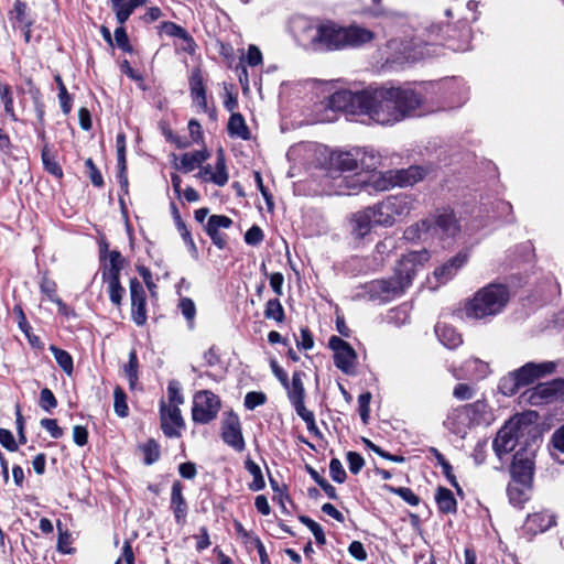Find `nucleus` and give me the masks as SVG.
<instances>
[{
	"mask_svg": "<svg viewBox=\"0 0 564 564\" xmlns=\"http://www.w3.org/2000/svg\"><path fill=\"white\" fill-rule=\"evenodd\" d=\"M362 115L380 124L399 122L410 117L422 104V97L410 88H368Z\"/></svg>",
	"mask_w": 564,
	"mask_h": 564,
	"instance_id": "1",
	"label": "nucleus"
},
{
	"mask_svg": "<svg viewBox=\"0 0 564 564\" xmlns=\"http://www.w3.org/2000/svg\"><path fill=\"white\" fill-rule=\"evenodd\" d=\"M430 259L426 250L404 254L394 269L393 276L368 282L364 289L370 300L388 302L408 289L417 270Z\"/></svg>",
	"mask_w": 564,
	"mask_h": 564,
	"instance_id": "2",
	"label": "nucleus"
},
{
	"mask_svg": "<svg viewBox=\"0 0 564 564\" xmlns=\"http://www.w3.org/2000/svg\"><path fill=\"white\" fill-rule=\"evenodd\" d=\"M304 34L307 44L315 51L357 47L375 39L373 32L368 29L358 25L343 28L332 22L310 25L305 28Z\"/></svg>",
	"mask_w": 564,
	"mask_h": 564,
	"instance_id": "3",
	"label": "nucleus"
},
{
	"mask_svg": "<svg viewBox=\"0 0 564 564\" xmlns=\"http://www.w3.org/2000/svg\"><path fill=\"white\" fill-rule=\"evenodd\" d=\"M510 293L506 285L491 283L478 290L464 307L469 319H486L502 312L509 302Z\"/></svg>",
	"mask_w": 564,
	"mask_h": 564,
	"instance_id": "4",
	"label": "nucleus"
},
{
	"mask_svg": "<svg viewBox=\"0 0 564 564\" xmlns=\"http://www.w3.org/2000/svg\"><path fill=\"white\" fill-rule=\"evenodd\" d=\"M460 231V226L451 209H438L426 219L421 220L405 230L409 239L422 238L423 235L445 240L454 238Z\"/></svg>",
	"mask_w": 564,
	"mask_h": 564,
	"instance_id": "5",
	"label": "nucleus"
},
{
	"mask_svg": "<svg viewBox=\"0 0 564 564\" xmlns=\"http://www.w3.org/2000/svg\"><path fill=\"white\" fill-rule=\"evenodd\" d=\"M554 368L555 365L553 362H528L521 368L502 377L499 381L498 389L503 395H514L521 388L533 383L545 373L553 372Z\"/></svg>",
	"mask_w": 564,
	"mask_h": 564,
	"instance_id": "6",
	"label": "nucleus"
},
{
	"mask_svg": "<svg viewBox=\"0 0 564 564\" xmlns=\"http://www.w3.org/2000/svg\"><path fill=\"white\" fill-rule=\"evenodd\" d=\"M424 171L420 166H410L401 170H390L371 176V184L377 191H388L394 186H412L423 180Z\"/></svg>",
	"mask_w": 564,
	"mask_h": 564,
	"instance_id": "7",
	"label": "nucleus"
},
{
	"mask_svg": "<svg viewBox=\"0 0 564 564\" xmlns=\"http://www.w3.org/2000/svg\"><path fill=\"white\" fill-rule=\"evenodd\" d=\"M522 432V417L514 416L505 423L498 431L494 442L492 448L499 458L511 453L517 444Z\"/></svg>",
	"mask_w": 564,
	"mask_h": 564,
	"instance_id": "8",
	"label": "nucleus"
},
{
	"mask_svg": "<svg viewBox=\"0 0 564 564\" xmlns=\"http://www.w3.org/2000/svg\"><path fill=\"white\" fill-rule=\"evenodd\" d=\"M220 410V400L212 391H199L194 397L192 417L199 424H207L216 419Z\"/></svg>",
	"mask_w": 564,
	"mask_h": 564,
	"instance_id": "9",
	"label": "nucleus"
},
{
	"mask_svg": "<svg viewBox=\"0 0 564 564\" xmlns=\"http://www.w3.org/2000/svg\"><path fill=\"white\" fill-rule=\"evenodd\" d=\"M366 89L358 93L339 90L327 100L326 107L335 111H344L351 115H362L366 104Z\"/></svg>",
	"mask_w": 564,
	"mask_h": 564,
	"instance_id": "10",
	"label": "nucleus"
},
{
	"mask_svg": "<svg viewBox=\"0 0 564 564\" xmlns=\"http://www.w3.org/2000/svg\"><path fill=\"white\" fill-rule=\"evenodd\" d=\"M328 346L334 351L335 366L347 375L352 373L357 359V354L354 348L337 336L329 338Z\"/></svg>",
	"mask_w": 564,
	"mask_h": 564,
	"instance_id": "11",
	"label": "nucleus"
},
{
	"mask_svg": "<svg viewBox=\"0 0 564 564\" xmlns=\"http://www.w3.org/2000/svg\"><path fill=\"white\" fill-rule=\"evenodd\" d=\"M564 382L554 380L551 382L539 383L524 393L527 401L532 405H542L552 402L560 392H562Z\"/></svg>",
	"mask_w": 564,
	"mask_h": 564,
	"instance_id": "12",
	"label": "nucleus"
},
{
	"mask_svg": "<svg viewBox=\"0 0 564 564\" xmlns=\"http://www.w3.org/2000/svg\"><path fill=\"white\" fill-rule=\"evenodd\" d=\"M161 427L167 437H177L180 430L185 426L178 405L161 402Z\"/></svg>",
	"mask_w": 564,
	"mask_h": 564,
	"instance_id": "13",
	"label": "nucleus"
},
{
	"mask_svg": "<svg viewBox=\"0 0 564 564\" xmlns=\"http://www.w3.org/2000/svg\"><path fill=\"white\" fill-rule=\"evenodd\" d=\"M131 317L138 326L147 322V294L141 282L133 278L130 280Z\"/></svg>",
	"mask_w": 564,
	"mask_h": 564,
	"instance_id": "14",
	"label": "nucleus"
},
{
	"mask_svg": "<svg viewBox=\"0 0 564 564\" xmlns=\"http://www.w3.org/2000/svg\"><path fill=\"white\" fill-rule=\"evenodd\" d=\"M444 426L460 438H464L474 429L465 405L452 409L446 415Z\"/></svg>",
	"mask_w": 564,
	"mask_h": 564,
	"instance_id": "15",
	"label": "nucleus"
},
{
	"mask_svg": "<svg viewBox=\"0 0 564 564\" xmlns=\"http://www.w3.org/2000/svg\"><path fill=\"white\" fill-rule=\"evenodd\" d=\"M221 438L237 452H242L246 443L241 432V425L238 415L229 413L223 422Z\"/></svg>",
	"mask_w": 564,
	"mask_h": 564,
	"instance_id": "16",
	"label": "nucleus"
},
{
	"mask_svg": "<svg viewBox=\"0 0 564 564\" xmlns=\"http://www.w3.org/2000/svg\"><path fill=\"white\" fill-rule=\"evenodd\" d=\"M474 427L489 426L496 420L495 412L485 399L465 404Z\"/></svg>",
	"mask_w": 564,
	"mask_h": 564,
	"instance_id": "17",
	"label": "nucleus"
},
{
	"mask_svg": "<svg viewBox=\"0 0 564 564\" xmlns=\"http://www.w3.org/2000/svg\"><path fill=\"white\" fill-rule=\"evenodd\" d=\"M232 225V220L225 215H212L205 226L206 234L210 237L213 243L224 249L227 245L226 238L219 232L220 229H228Z\"/></svg>",
	"mask_w": 564,
	"mask_h": 564,
	"instance_id": "18",
	"label": "nucleus"
},
{
	"mask_svg": "<svg viewBox=\"0 0 564 564\" xmlns=\"http://www.w3.org/2000/svg\"><path fill=\"white\" fill-rule=\"evenodd\" d=\"M383 202L389 209L390 216H392V219L395 223L403 219L411 213L414 208L415 200L412 196L402 194L388 196Z\"/></svg>",
	"mask_w": 564,
	"mask_h": 564,
	"instance_id": "19",
	"label": "nucleus"
},
{
	"mask_svg": "<svg viewBox=\"0 0 564 564\" xmlns=\"http://www.w3.org/2000/svg\"><path fill=\"white\" fill-rule=\"evenodd\" d=\"M468 260V253L465 251L458 252L456 256L447 260L441 267L436 268L434 271V276L438 281V283H446L453 276L456 275L458 270L465 265Z\"/></svg>",
	"mask_w": 564,
	"mask_h": 564,
	"instance_id": "20",
	"label": "nucleus"
},
{
	"mask_svg": "<svg viewBox=\"0 0 564 564\" xmlns=\"http://www.w3.org/2000/svg\"><path fill=\"white\" fill-rule=\"evenodd\" d=\"M189 89L193 102L200 111H207L206 89L204 86L203 75L199 68H195L189 77Z\"/></svg>",
	"mask_w": 564,
	"mask_h": 564,
	"instance_id": "21",
	"label": "nucleus"
},
{
	"mask_svg": "<svg viewBox=\"0 0 564 564\" xmlns=\"http://www.w3.org/2000/svg\"><path fill=\"white\" fill-rule=\"evenodd\" d=\"M554 524L555 518L553 514L547 512H536L528 516L524 523V530L535 535L538 533L545 532Z\"/></svg>",
	"mask_w": 564,
	"mask_h": 564,
	"instance_id": "22",
	"label": "nucleus"
},
{
	"mask_svg": "<svg viewBox=\"0 0 564 564\" xmlns=\"http://www.w3.org/2000/svg\"><path fill=\"white\" fill-rule=\"evenodd\" d=\"M171 509L173 510L177 524L183 525L187 516V503L182 494V485L175 481L172 486Z\"/></svg>",
	"mask_w": 564,
	"mask_h": 564,
	"instance_id": "23",
	"label": "nucleus"
},
{
	"mask_svg": "<svg viewBox=\"0 0 564 564\" xmlns=\"http://www.w3.org/2000/svg\"><path fill=\"white\" fill-rule=\"evenodd\" d=\"M350 224L352 235H355L357 238H364L371 231L375 221L371 218L368 208H366L355 213L351 216Z\"/></svg>",
	"mask_w": 564,
	"mask_h": 564,
	"instance_id": "24",
	"label": "nucleus"
},
{
	"mask_svg": "<svg viewBox=\"0 0 564 564\" xmlns=\"http://www.w3.org/2000/svg\"><path fill=\"white\" fill-rule=\"evenodd\" d=\"M370 182V177L361 176L356 172L355 176H345L339 178L337 188L340 195H355Z\"/></svg>",
	"mask_w": 564,
	"mask_h": 564,
	"instance_id": "25",
	"label": "nucleus"
},
{
	"mask_svg": "<svg viewBox=\"0 0 564 564\" xmlns=\"http://www.w3.org/2000/svg\"><path fill=\"white\" fill-rule=\"evenodd\" d=\"M435 334L440 341L447 348L454 349L462 343V336L454 327L445 323H437L435 326Z\"/></svg>",
	"mask_w": 564,
	"mask_h": 564,
	"instance_id": "26",
	"label": "nucleus"
},
{
	"mask_svg": "<svg viewBox=\"0 0 564 564\" xmlns=\"http://www.w3.org/2000/svg\"><path fill=\"white\" fill-rule=\"evenodd\" d=\"M358 160V172L375 171L380 164V155L372 149L356 148V155Z\"/></svg>",
	"mask_w": 564,
	"mask_h": 564,
	"instance_id": "27",
	"label": "nucleus"
},
{
	"mask_svg": "<svg viewBox=\"0 0 564 564\" xmlns=\"http://www.w3.org/2000/svg\"><path fill=\"white\" fill-rule=\"evenodd\" d=\"M209 156L210 154L207 150L184 153L181 156L178 169H182L185 173L192 172L208 160Z\"/></svg>",
	"mask_w": 564,
	"mask_h": 564,
	"instance_id": "28",
	"label": "nucleus"
},
{
	"mask_svg": "<svg viewBox=\"0 0 564 564\" xmlns=\"http://www.w3.org/2000/svg\"><path fill=\"white\" fill-rule=\"evenodd\" d=\"M356 148L339 152L332 156V163L343 172H358V160L355 158Z\"/></svg>",
	"mask_w": 564,
	"mask_h": 564,
	"instance_id": "29",
	"label": "nucleus"
},
{
	"mask_svg": "<svg viewBox=\"0 0 564 564\" xmlns=\"http://www.w3.org/2000/svg\"><path fill=\"white\" fill-rule=\"evenodd\" d=\"M437 507L443 513H454L457 510V502L453 492L445 488L438 487L435 494Z\"/></svg>",
	"mask_w": 564,
	"mask_h": 564,
	"instance_id": "30",
	"label": "nucleus"
},
{
	"mask_svg": "<svg viewBox=\"0 0 564 564\" xmlns=\"http://www.w3.org/2000/svg\"><path fill=\"white\" fill-rule=\"evenodd\" d=\"M228 180H229V175L227 172L225 153H224L223 148H219L217 151V160L215 163V173L212 177V183H214L218 186H224L227 184Z\"/></svg>",
	"mask_w": 564,
	"mask_h": 564,
	"instance_id": "31",
	"label": "nucleus"
},
{
	"mask_svg": "<svg viewBox=\"0 0 564 564\" xmlns=\"http://www.w3.org/2000/svg\"><path fill=\"white\" fill-rule=\"evenodd\" d=\"M529 488H525L523 485L513 482L510 484L507 488L508 497L510 503L514 507L521 508L524 502H527L530 498Z\"/></svg>",
	"mask_w": 564,
	"mask_h": 564,
	"instance_id": "32",
	"label": "nucleus"
},
{
	"mask_svg": "<svg viewBox=\"0 0 564 564\" xmlns=\"http://www.w3.org/2000/svg\"><path fill=\"white\" fill-rule=\"evenodd\" d=\"M227 128L230 135H236L243 140H248L250 138L249 129L240 113H232L230 116Z\"/></svg>",
	"mask_w": 564,
	"mask_h": 564,
	"instance_id": "33",
	"label": "nucleus"
},
{
	"mask_svg": "<svg viewBox=\"0 0 564 564\" xmlns=\"http://www.w3.org/2000/svg\"><path fill=\"white\" fill-rule=\"evenodd\" d=\"M368 210L375 221V225L389 227L394 224L383 200L372 207H368Z\"/></svg>",
	"mask_w": 564,
	"mask_h": 564,
	"instance_id": "34",
	"label": "nucleus"
},
{
	"mask_svg": "<svg viewBox=\"0 0 564 564\" xmlns=\"http://www.w3.org/2000/svg\"><path fill=\"white\" fill-rule=\"evenodd\" d=\"M102 279L108 284L110 301L117 306L121 305L124 289L121 286L120 275L102 276Z\"/></svg>",
	"mask_w": 564,
	"mask_h": 564,
	"instance_id": "35",
	"label": "nucleus"
},
{
	"mask_svg": "<svg viewBox=\"0 0 564 564\" xmlns=\"http://www.w3.org/2000/svg\"><path fill=\"white\" fill-rule=\"evenodd\" d=\"M245 467L253 477L252 482L249 484V489L252 491L262 490L265 487V481L260 466L248 458L245 463Z\"/></svg>",
	"mask_w": 564,
	"mask_h": 564,
	"instance_id": "36",
	"label": "nucleus"
},
{
	"mask_svg": "<svg viewBox=\"0 0 564 564\" xmlns=\"http://www.w3.org/2000/svg\"><path fill=\"white\" fill-rule=\"evenodd\" d=\"M147 2V0H128L124 1L121 6H119L113 12L116 13V19L120 25H122L129 17L132 14V12L143 6Z\"/></svg>",
	"mask_w": 564,
	"mask_h": 564,
	"instance_id": "37",
	"label": "nucleus"
},
{
	"mask_svg": "<svg viewBox=\"0 0 564 564\" xmlns=\"http://www.w3.org/2000/svg\"><path fill=\"white\" fill-rule=\"evenodd\" d=\"M161 30L164 34L169 35V36H175V37H180L184 41H186L187 45H188V48L189 51L193 50V46H194V41L193 39L188 35V33L186 32V30L173 22H164L161 26Z\"/></svg>",
	"mask_w": 564,
	"mask_h": 564,
	"instance_id": "38",
	"label": "nucleus"
},
{
	"mask_svg": "<svg viewBox=\"0 0 564 564\" xmlns=\"http://www.w3.org/2000/svg\"><path fill=\"white\" fill-rule=\"evenodd\" d=\"M303 373L295 371L292 376V383L289 384L288 395L290 401L304 400L305 389L302 381Z\"/></svg>",
	"mask_w": 564,
	"mask_h": 564,
	"instance_id": "39",
	"label": "nucleus"
},
{
	"mask_svg": "<svg viewBox=\"0 0 564 564\" xmlns=\"http://www.w3.org/2000/svg\"><path fill=\"white\" fill-rule=\"evenodd\" d=\"M264 316L268 319H274L276 323H282L284 321V308L278 299H271L267 302Z\"/></svg>",
	"mask_w": 564,
	"mask_h": 564,
	"instance_id": "40",
	"label": "nucleus"
},
{
	"mask_svg": "<svg viewBox=\"0 0 564 564\" xmlns=\"http://www.w3.org/2000/svg\"><path fill=\"white\" fill-rule=\"evenodd\" d=\"M50 350L53 352L57 365L68 375L73 373V358L72 356L61 348L51 346Z\"/></svg>",
	"mask_w": 564,
	"mask_h": 564,
	"instance_id": "41",
	"label": "nucleus"
},
{
	"mask_svg": "<svg viewBox=\"0 0 564 564\" xmlns=\"http://www.w3.org/2000/svg\"><path fill=\"white\" fill-rule=\"evenodd\" d=\"M140 449L143 453V462L145 465L155 463L160 457V448L154 440H149L140 446Z\"/></svg>",
	"mask_w": 564,
	"mask_h": 564,
	"instance_id": "42",
	"label": "nucleus"
},
{
	"mask_svg": "<svg viewBox=\"0 0 564 564\" xmlns=\"http://www.w3.org/2000/svg\"><path fill=\"white\" fill-rule=\"evenodd\" d=\"M113 399H115V402H113L115 412L120 417H126L128 415L129 408L127 404V395L121 387L117 386L115 388Z\"/></svg>",
	"mask_w": 564,
	"mask_h": 564,
	"instance_id": "43",
	"label": "nucleus"
},
{
	"mask_svg": "<svg viewBox=\"0 0 564 564\" xmlns=\"http://www.w3.org/2000/svg\"><path fill=\"white\" fill-rule=\"evenodd\" d=\"M55 82L57 84V87H58V99H59V104H61V108H62V111L67 115L72 110V98H70V95L68 94L63 80H62V77L61 75H56L55 76Z\"/></svg>",
	"mask_w": 564,
	"mask_h": 564,
	"instance_id": "44",
	"label": "nucleus"
},
{
	"mask_svg": "<svg viewBox=\"0 0 564 564\" xmlns=\"http://www.w3.org/2000/svg\"><path fill=\"white\" fill-rule=\"evenodd\" d=\"M122 269V257L117 250H112L109 253V268L102 271V276H115L120 275Z\"/></svg>",
	"mask_w": 564,
	"mask_h": 564,
	"instance_id": "45",
	"label": "nucleus"
},
{
	"mask_svg": "<svg viewBox=\"0 0 564 564\" xmlns=\"http://www.w3.org/2000/svg\"><path fill=\"white\" fill-rule=\"evenodd\" d=\"M554 452L553 457L560 463H564V425L560 427L552 436Z\"/></svg>",
	"mask_w": 564,
	"mask_h": 564,
	"instance_id": "46",
	"label": "nucleus"
},
{
	"mask_svg": "<svg viewBox=\"0 0 564 564\" xmlns=\"http://www.w3.org/2000/svg\"><path fill=\"white\" fill-rule=\"evenodd\" d=\"M11 13L20 26L30 28L32 25V21L26 15V4L24 2L18 0Z\"/></svg>",
	"mask_w": 564,
	"mask_h": 564,
	"instance_id": "47",
	"label": "nucleus"
},
{
	"mask_svg": "<svg viewBox=\"0 0 564 564\" xmlns=\"http://www.w3.org/2000/svg\"><path fill=\"white\" fill-rule=\"evenodd\" d=\"M42 161L45 166V170L52 175L61 178L63 176V171L61 165L54 160V158L50 154L47 148L45 147L42 150Z\"/></svg>",
	"mask_w": 564,
	"mask_h": 564,
	"instance_id": "48",
	"label": "nucleus"
},
{
	"mask_svg": "<svg viewBox=\"0 0 564 564\" xmlns=\"http://www.w3.org/2000/svg\"><path fill=\"white\" fill-rule=\"evenodd\" d=\"M178 307H180L183 316L187 319V322L189 324V328H193V326H194V318H195V315H196L195 303L191 299H188V297H183L180 301Z\"/></svg>",
	"mask_w": 564,
	"mask_h": 564,
	"instance_id": "49",
	"label": "nucleus"
},
{
	"mask_svg": "<svg viewBox=\"0 0 564 564\" xmlns=\"http://www.w3.org/2000/svg\"><path fill=\"white\" fill-rule=\"evenodd\" d=\"M124 372L129 380L130 387L133 388L138 380V358L135 351L130 352L129 361L124 368Z\"/></svg>",
	"mask_w": 564,
	"mask_h": 564,
	"instance_id": "50",
	"label": "nucleus"
},
{
	"mask_svg": "<svg viewBox=\"0 0 564 564\" xmlns=\"http://www.w3.org/2000/svg\"><path fill=\"white\" fill-rule=\"evenodd\" d=\"M329 473L334 481L343 484L346 480V471L338 458H333L329 463Z\"/></svg>",
	"mask_w": 564,
	"mask_h": 564,
	"instance_id": "51",
	"label": "nucleus"
},
{
	"mask_svg": "<svg viewBox=\"0 0 564 564\" xmlns=\"http://www.w3.org/2000/svg\"><path fill=\"white\" fill-rule=\"evenodd\" d=\"M371 398L372 397H371L370 392L361 393L358 397L359 414H360L361 421L365 424L368 423V420H369V414H370L369 405H370Z\"/></svg>",
	"mask_w": 564,
	"mask_h": 564,
	"instance_id": "52",
	"label": "nucleus"
},
{
	"mask_svg": "<svg viewBox=\"0 0 564 564\" xmlns=\"http://www.w3.org/2000/svg\"><path fill=\"white\" fill-rule=\"evenodd\" d=\"M57 400L53 392L48 388H44L41 390L40 393V406L44 411H51L52 409L56 408Z\"/></svg>",
	"mask_w": 564,
	"mask_h": 564,
	"instance_id": "53",
	"label": "nucleus"
},
{
	"mask_svg": "<svg viewBox=\"0 0 564 564\" xmlns=\"http://www.w3.org/2000/svg\"><path fill=\"white\" fill-rule=\"evenodd\" d=\"M348 467L351 474L357 475L365 466V459L357 452H348L346 455Z\"/></svg>",
	"mask_w": 564,
	"mask_h": 564,
	"instance_id": "54",
	"label": "nucleus"
},
{
	"mask_svg": "<svg viewBox=\"0 0 564 564\" xmlns=\"http://www.w3.org/2000/svg\"><path fill=\"white\" fill-rule=\"evenodd\" d=\"M267 401V397L263 392H248L245 397V406L248 410H253L259 405L264 404Z\"/></svg>",
	"mask_w": 564,
	"mask_h": 564,
	"instance_id": "55",
	"label": "nucleus"
},
{
	"mask_svg": "<svg viewBox=\"0 0 564 564\" xmlns=\"http://www.w3.org/2000/svg\"><path fill=\"white\" fill-rule=\"evenodd\" d=\"M263 238H264L263 231L257 225H253L252 227H250L247 230V232L245 234V241L247 245H250V246L260 245L262 242Z\"/></svg>",
	"mask_w": 564,
	"mask_h": 564,
	"instance_id": "56",
	"label": "nucleus"
},
{
	"mask_svg": "<svg viewBox=\"0 0 564 564\" xmlns=\"http://www.w3.org/2000/svg\"><path fill=\"white\" fill-rule=\"evenodd\" d=\"M521 467L522 469V473H521V477H522V480L524 481L527 478H529L531 476V473H532V463L528 459L525 460H521L518 458V454L514 455V462H513V465H512V473L514 475H518L519 471L518 469Z\"/></svg>",
	"mask_w": 564,
	"mask_h": 564,
	"instance_id": "57",
	"label": "nucleus"
},
{
	"mask_svg": "<svg viewBox=\"0 0 564 564\" xmlns=\"http://www.w3.org/2000/svg\"><path fill=\"white\" fill-rule=\"evenodd\" d=\"M85 166L87 167L88 177L90 178L91 183L97 187H101L104 185V178L95 165L93 159H87L85 161Z\"/></svg>",
	"mask_w": 564,
	"mask_h": 564,
	"instance_id": "58",
	"label": "nucleus"
},
{
	"mask_svg": "<svg viewBox=\"0 0 564 564\" xmlns=\"http://www.w3.org/2000/svg\"><path fill=\"white\" fill-rule=\"evenodd\" d=\"M40 289L42 293H44L48 297L50 301L54 302L55 300L58 299V296L56 295L57 285L53 280L43 276L40 284Z\"/></svg>",
	"mask_w": 564,
	"mask_h": 564,
	"instance_id": "59",
	"label": "nucleus"
},
{
	"mask_svg": "<svg viewBox=\"0 0 564 564\" xmlns=\"http://www.w3.org/2000/svg\"><path fill=\"white\" fill-rule=\"evenodd\" d=\"M0 444L10 452L18 451V444L11 431L0 429Z\"/></svg>",
	"mask_w": 564,
	"mask_h": 564,
	"instance_id": "60",
	"label": "nucleus"
},
{
	"mask_svg": "<svg viewBox=\"0 0 564 564\" xmlns=\"http://www.w3.org/2000/svg\"><path fill=\"white\" fill-rule=\"evenodd\" d=\"M41 426L46 430L53 438L63 436V430L58 426L57 421L54 419H42Z\"/></svg>",
	"mask_w": 564,
	"mask_h": 564,
	"instance_id": "61",
	"label": "nucleus"
},
{
	"mask_svg": "<svg viewBox=\"0 0 564 564\" xmlns=\"http://www.w3.org/2000/svg\"><path fill=\"white\" fill-rule=\"evenodd\" d=\"M167 394L170 404L180 405L184 402V398L181 393V389L176 381H171L167 387Z\"/></svg>",
	"mask_w": 564,
	"mask_h": 564,
	"instance_id": "62",
	"label": "nucleus"
},
{
	"mask_svg": "<svg viewBox=\"0 0 564 564\" xmlns=\"http://www.w3.org/2000/svg\"><path fill=\"white\" fill-rule=\"evenodd\" d=\"M474 394V389L466 383H458L453 390L454 398L458 400H470Z\"/></svg>",
	"mask_w": 564,
	"mask_h": 564,
	"instance_id": "63",
	"label": "nucleus"
},
{
	"mask_svg": "<svg viewBox=\"0 0 564 564\" xmlns=\"http://www.w3.org/2000/svg\"><path fill=\"white\" fill-rule=\"evenodd\" d=\"M115 40L117 45L124 52L131 51V45L124 28L121 25L115 30Z\"/></svg>",
	"mask_w": 564,
	"mask_h": 564,
	"instance_id": "64",
	"label": "nucleus"
}]
</instances>
